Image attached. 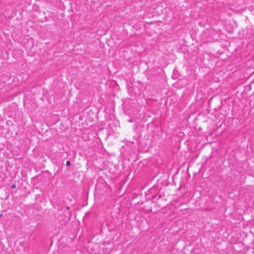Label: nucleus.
<instances>
[{
	"label": "nucleus",
	"mask_w": 254,
	"mask_h": 254,
	"mask_svg": "<svg viewBox=\"0 0 254 254\" xmlns=\"http://www.w3.org/2000/svg\"><path fill=\"white\" fill-rule=\"evenodd\" d=\"M70 161H66V166H68V165H70Z\"/></svg>",
	"instance_id": "1"
},
{
	"label": "nucleus",
	"mask_w": 254,
	"mask_h": 254,
	"mask_svg": "<svg viewBox=\"0 0 254 254\" xmlns=\"http://www.w3.org/2000/svg\"><path fill=\"white\" fill-rule=\"evenodd\" d=\"M15 187H16V185L15 184L12 185L11 186V188L13 189L15 188Z\"/></svg>",
	"instance_id": "2"
}]
</instances>
